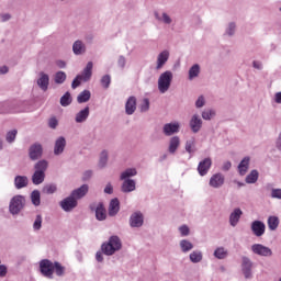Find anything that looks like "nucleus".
I'll return each instance as SVG.
<instances>
[{
  "label": "nucleus",
  "mask_w": 281,
  "mask_h": 281,
  "mask_svg": "<svg viewBox=\"0 0 281 281\" xmlns=\"http://www.w3.org/2000/svg\"><path fill=\"white\" fill-rule=\"evenodd\" d=\"M206 100L204 95H200L198 97V99L195 100V109H203V106H205L206 104Z\"/></svg>",
  "instance_id": "obj_48"
},
{
  "label": "nucleus",
  "mask_w": 281,
  "mask_h": 281,
  "mask_svg": "<svg viewBox=\"0 0 281 281\" xmlns=\"http://www.w3.org/2000/svg\"><path fill=\"white\" fill-rule=\"evenodd\" d=\"M35 82L41 91H47L49 89V74L40 71Z\"/></svg>",
  "instance_id": "obj_9"
},
{
  "label": "nucleus",
  "mask_w": 281,
  "mask_h": 281,
  "mask_svg": "<svg viewBox=\"0 0 281 281\" xmlns=\"http://www.w3.org/2000/svg\"><path fill=\"white\" fill-rule=\"evenodd\" d=\"M63 150H65V142H57L55 144L54 154L60 155V153H63Z\"/></svg>",
  "instance_id": "obj_50"
},
{
  "label": "nucleus",
  "mask_w": 281,
  "mask_h": 281,
  "mask_svg": "<svg viewBox=\"0 0 281 281\" xmlns=\"http://www.w3.org/2000/svg\"><path fill=\"white\" fill-rule=\"evenodd\" d=\"M225 183V177L221 173H215L210 179V186L211 188H221Z\"/></svg>",
  "instance_id": "obj_20"
},
{
  "label": "nucleus",
  "mask_w": 281,
  "mask_h": 281,
  "mask_svg": "<svg viewBox=\"0 0 281 281\" xmlns=\"http://www.w3.org/2000/svg\"><path fill=\"white\" fill-rule=\"evenodd\" d=\"M42 225H43V217H41V215H37L33 224V228L38 231L41 229Z\"/></svg>",
  "instance_id": "obj_54"
},
{
  "label": "nucleus",
  "mask_w": 281,
  "mask_h": 281,
  "mask_svg": "<svg viewBox=\"0 0 281 281\" xmlns=\"http://www.w3.org/2000/svg\"><path fill=\"white\" fill-rule=\"evenodd\" d=\"M31 201L33 205H36V206L41 205V192L37 190L33 191L31 194Z\"/></svg>",
  "instance_id": "obj_40"
},
{
  "label": "nucleus",
  "mask_w": 281,
  "mask_h": 281,
  "mask_svg": "<svg viewBox=\"0 0 281 281\" xmlns=\"http://www.w3.org/2000/svg\"><path fill=\"white\" fill-rule=\"evenodd\" d=\"M10 71V67L3 65L0 66V76H5V74H8Z\"/></svg>",
  "instance_id": "obj_62"
},
{
  "label": "nucleus",
  "mask_w": 281,
  "mask_h": 281,
  "mask_svg": "<svg viewBox=\"0 0 281 281\" xmlns=\"http://www.w3.org/2000/svg\"><path fill=\"white\" fill-rule=\"evenodd\" d=\"M32 181L34 186H41L45 181V173L43 171H35L32 176Z\"/></svg>",
  "instance_id": "obj_33"
},
{
  "label": "nucleus",
  "mask_w": 281,
  "mask_h": 281,
  "mask_svg": "<svg viewBox=\"0 0 281 281\" xmlns=\"http://www.w3.org/2000/svg\"><path fill=\"white\" fill-rule=\"evenodd\" d=\"M139 111L140 113H148V111H150V100L146 98L143 99L139 104Z\"/></svg>",
  "instance_id": "obj_38"
},
{
  "label": "nucleus",
  "mask_w": 281,
  "mask_h": 281,
  "mask_svg": "<svg viewBox=\"0 0 281 281\" xmlns=\"http://www.w3.org/2000/svg\"><path fill=\"white\" fill-rule=\"evenodd\" d=\"M120 249H122V239L115 235L111 236L109 241L103 243L101 246V251L105 256H113V254H115V251H120Z\"/></svg>",
  "instance_id": "obj_3"
},
{
  "label": "nucleus",
  "mask_w": 281,
  "mask_h": 281,
  "mask_svg": "<svg viewBox=\"0 0 281 281\" xmlns=\"http://www.w3.org/2000/svg\"><path fill=\"white\" fill-rule=\"evenodd\" d=\"M201 76V65L194 64L188 70V80H196Z\"/></svg>",
  "instance_id": "obj_19"
},
{
  "label": "nucleus",
  "mask_w": 281,
  "mask_h": 281,
  "mask_svg": "<svg viewBox=\"0 0 281 281\" xmlns=\"http://www.w3.org/2000/svg\"><path fill=\"white\" fill-rule=\"evenodd\" d=\"M136 175H137V169L130 168L121 173V179H131V177H135Z\"/></svg>",
  "instance_id": "obj_39"
},
{
  "label": "nucleus",
  "mask_w": 281,
  "mask_h": 281,
  "mask_svg": "<svg viewBox=\"0 0 281 281\" xmlns=\"http://www.w3.org/2000/svg\"><path fill=\"white\" fill-rule=\"evenodd\" d=\"M252 67H254V69H258V71H262V61H260V60H254L252 61Z\"/></svg>",
  "instance_id": "obj_59"
},
{
  "label": "nucleus",
  "mask_w": 281,
  "mask_h": 281,
  "mask_svg": "<svg viewBox=\"0 0 281 281\" xmlns=\"http://www.w3.org/2000/svg\"><path fill=\"white\" fill-rule=\"evenodd\" d=\"M215 258H218V260H223L224 258H227V250L225 248L220 247L214 251Z\"/></svg>",
  "instance_id": "obj_41"
},
{
  "label": "nucleus",
  "mask_w": 281,
  "mask_h": 281,
  "mask_svg": "<svg viewBox=\"0 0 281 281\" xmlns=\"http://www.w3.org/2000/svg\"><path fill=\"white\" fill-rule=\"evenodd\" d=\"M72 54L75 56H85L87 54V44L82 40H76L72 43Z\"/></svg>",
  "instance_id": "obj_12"
},
{
  "label": "nucleus",
  "mask_w": 281,
  "mask_h": 281,
  "mask_svg": "<svg viewBox=\"0 0 281 281\" xmlns=\"http://www.w3.org/2000/svg\"><path fill=\"white\" fill-rule=\"evenodd\" d=\"M104 192L105 194H113V186L111 183L106 184Z\"/></svg>",
  "instance_id": "obj_64"
},
{
  "label": "nucleus",
  "mask_w": 281,
  "mask_h": 281,
  "mask_svg": "<svg viewBox=\"0 0 281 281\" xmlns=\"http://www.w3.org/2000/svg\"><path fill=\"white\" fill-rule=\"evenodd\" d=\"M60 205L63 207V210L65 212H71V210H74V207H77L78 205V201L76 200V198H72L71 195L64 199L61 202H60Z\"/></svg>",
  "instance_id": "obj_14"
},
{
  "label": "nucleus",
  "mask_w": 281,
  "mask_h": 281,
  "mask_svg": "<svg viewBox=\"0 0 281 281\" xmlns=\"http://www.w3.org/2000/svg\"><path fill=\"white\" fill-rule=\"evenodd\" d=\"M109 159V154L106 151H102L99 160V166L104 168L106 166V161Z\"/></svg>",
  "instance_id": "obj_49"
},
{
  "label": "nucleus",
  "mask_w": 281,
  "mask_h": 281,
  "mask_svg": "<svg viewBox=\"0 0 281 281\" xmlns=\"http://www.w3.org/2000/svg\"><path fill=\"white\" fill-rule=\"evenodd\" d=\"M135 111H137V98L132 95L125 101V113L127 115H134Z\"/></svg>",
  "instance_id": "obj_13"
},
{
  "label": "nucleus",
  "mask_w": 281,
  "mask_h": 281,
  "mask_svg": "<svg viewBox=\"0 0 281 281\" xmlns=\"http://www.w3.org/2000/svg\"><path fill=\"white\" fill-rule=\"evenodd\" d=\"M40 271L44 278H54V262L49 259H43L40 261Z\"/></svg>",
  "instance_id": "obj_6"
},
{
  "label": "nucleus",
  "mask_w": 281,
  "mask_h": 281,
  "mask_svg": "<svg viewBox=\"0 0 281 281\" xmlns=\"http://www.w3.org/2000/svg\"><path fill=\"white\" fill-rule=\"evenodd\" d=\"M189 128L192 133H199L203 128V119L198 113L191 115L189 120Z\"/></svg>",
  "instance_id": "obj_8"
},
{
  "label": "nucleus",
  "mask_w": 281,
  "mask_h": 281,
  "mask_svg": "<svg viewBox=\"0 0 281 281\" xmlns=\"http://www.w3.org/2000/svg\"><path fill=\"white\" fill-rule=\"evenodd\" d=\"M155 16L158 21H160V23H164V25H172V23L175 22L172 15H170V13L166 11H162L160 14L156 13Z\"/></svg>",
  "instance_id": "obj_18"
},
{
  "label": "nucleus",
  "mask_w": 281,
  "mask_h": 281,
  "mask_svg": "<svg viewBox=\"0 0 281 281\" xmlns=\"http://www.w3.org/2000/svg\"><path fill=\"white\" fill-rule=\"evenodd\" d=\"M48 162L47 160H40L35 165V171L43 172L45 175V171L47 170Z\"/></svg>",
  "instance_id": "obj_37"
},
{
  "label": "nucleus",
  "mask_w": 281,
  "mask_h": 281,
  "mask_svg": "<svg viewBox=\"0 0 281 281\" xmlns=\"http://www.w3.org/2000/svg\"><path fill=\"white\" fill-rule=\"evenodd\" d=\"M251 251L257 256H263V257L273 256V251H271V248L263 246L261 244H254L251 246Z\"/></svg>",
  "instance_id": "obj_11"
},
{
  "label": "nucleus",
  "mask_w": 281,
  "mask_h": 281,
  "mask_svg": "<svg viewBox=\"0 0 281 281\" xmlns=\"http://www.w3.org/2000/svg\"><path fill=\"white\" fill-rule=\"evenodd\" d=\"M272 198L273 199H281V189H274L272 190Z\"/></svg>",
  "instance_id": "obj_61"
},
{
  "label": "nucleus",
  "mask_w": 281,
  "mask_h": 281,
  "mask_svg": "<svg viewBox=\"0 0 281 281\" xmlns=\"http://www.w3.org/2000/svg\"><path fill=\"white\" fill-rule=\"evenodd\" d=\"M108 212L109 216L117 215V212H120V200H117L116 198L112 199Z\"/></svg>",
  "instance_id": "obj_25"
},
{
  "label": "nucleus",
  "mask_w": 281,
  "mask_h": 281,
  "mask_svg": "<svg viewBox=\"0 0 281 281\" xmlns=\"http://www.w3.org/2000/svg\"><path fill=\"white\" fill-rule=\"evenodd\" d=\"M241 216L243 211L240 209H235L234 212L231 213L229 224L232 225V227H236V225H238Z\"/></svg>",
  "instance_id": "obj_24"
},
{
  "label": "nucleus",
  "mask_w": 281,
  "mask_h": 281,
  "mask_svg": "<svg viewBox=\"0 0 281 281\" xmlns=\"http://www.w3.org/2000/svg\"><path fill=\"white\" fill-rule=\"evenodd\" d=\"M265 223L260 221H255L251 223V232L255 236L260 237L265 235Z\"/></svg>",
  "instance_id": "obj_16"
},
{
  "label": "nucleus",
  "mask_w": 281,
  "mask_h": 281,
  "mask_svg": "<svg viewBox=\"0 0 281 281\" xmlns=\"http://www.w3.org/2000/svg\"><path fill=\"white\" fill-rule=\"evenodd\" d=\"M43 191L45 192V194H54V192H56V186L47 184L44 187Z\"/></svg>",
  "instance_id": "obj_53"
},
{
  "label": "nucleus",
  "mask_w": 281,
  "mask_h": 281,
  "mask_svg": "<svg viewBox=\"0 0 281 281\" xmlns=\"http://www.w3.org/2000/svg\"><path fill=\"white\" fill-rule=\"evenodd\" d=\"M95 216L98 221H104L106 218V210L103 203H99L95 210Z\"/></svg>",
  "instance_id": "obj_31"
},
{
  "label": "nucleus",
  "mask_w": 281,
  "mask_h": 281,
  "mask_svg": "<svg viewBox=\"0 0 281 281\" xmlns=\"http://www.w3.org/2000/svg\"><path fill=\"white\" fill-rule=\"evenodd\" d=\"M101 87H103V89H109V87H111V75H104L101 78Z\"/></svg>",
  "instance_id": "obj_46"
},
{
  "label": "nucleus",
  "mask_w": 281,
  "mask_h": 281,
  "mask_svg": "<svg viewBox=\"0 0 281 281\" xmlns=\"http://www.w3.org/2000/svg\"><path fill=\"white\" fill-rule=\"evenodd\" d=\"M172 80H175V75L170 70H166L158 76L157 89L159 93H168L170 87H172Z\"/></svg>",
  "instance_id": "obj_1"
},
{
  "label": "nucleus",
  "mask_w": 281,
  "mask_h": 281,
  "mask_svg": "<svg viewBox=\"0 0 281 281\" xmlns=\"http://www.w3.org/2000/svg\"><path fill=\"white\" fill-rule=\"evenodd\" d=\"M258 181V170H252L247 177H246V183H256Z\"/></svg>",
  "instance_id": "obj_42"
},
{
  "label": "nucleus",
  "mask_w": 281,
  "mask_h": 281,
  "mask_svg": "<svg viewBox=\"0 0 281 281\" xmlns=\"http://www.w3.org/2000/svg\"><path fill=\"white\" fill-rule=\"evenodd\" d=\"M180 247H181L182 251L186 252V251H190L194 246L189 240L182 239L180 241Z\"/></svg>",
  "instance_id": "obj_45"
},
{
  "label": "nucleus",
  "mask_w": 281,
  "mask_h": 281,
  "mask_svg": "<svg viewBox=\"0 0 281 281\" xmlns=\"http://www.w3.org/2000/svg\"><path fill=\"white\" fill-rule=\"evenodd\" d=\"M60 104H61V106H69V104H71V94L69 92H66L60 98Z\"/></svg>",
  "instance_id": "obj_43"
},
{
  "label": "nucleus",
  "mask_w": 281,
  "mask_h": 281,
  "mask_svg": "<svg viewBox=\"0 0 281 281\" xmlns=\"http://www.w3.org/2000/svg\"><path fill=\"white\" fill-rule=\"evenodd\" d=\"M93 77V61H88L82 71L72 80L71 88L78 89L82 82H89Z\"/></svg>",
  "instance_id": "obj_2"
},
{
  "label": "nucleus",
  "mask_w": 281,
  "mask_h": 281,
  "mask_svg": "<svg viewBox=\"0 0 281 281\" xmlns=\"http://www.w3.org/2000/svg\"><path fill=\"white\" fill-rule=\"evenodd\" d=\"M58 124H59V121L58 119H56V116H52L49 120H48V126L55 131V128H58Z\"/></svg>",
  "instance_id": "obj_52"
},
{
  "label": "nucleus",
  "mask_w": 281,
  "mask_h": 281,
  "mask_svg": "<svg viewBox=\"0 0 281 281\" xmlns=\"http://www.w3.org/2000/svg\"><path fill=\"white\" fill-rule=\"evenodd\" d=\"M186 150H187V153H195L196 147L194 146V143H187Z\"/></svg>",
  "instance_id": "obj_57"
},
{
  "label": "nucleus",
  "mask_w": 281,
  "mask_h": 281,
  "mask_svg": "<svg viewBox=\"0 0 281 281\" xmlns=\"http://www.w3.org/2000/svg\"><path fill=\"white\" fill-rule=\"evenodd\" d=\"M273 102H276V104H281V92H277L273 95Z\"/></svg>",
  "instance_id": "obj_63"
},
{
  "label": "nucleus",
  "mask_w": 281,
  "mask_h": 281,
  "mask_svg": "<svg viewBox=\"0 0 281 281\" xmlns=\"http://www.w3.org/2000/svg\"><path fill=\"white\" fill-rule=\"evenodd\" d=\"M65 80H67V74L65 71L59 70L54 75L55 85H64Z\"/></svg>",
  "instance_id": "obj_35"
},
{
  "label": "nucleus",
  "mask_w": 281,
  "mask_h": 281,
  "mask_svg": "<svg viewBox=\"0 0 281 281\" xmlns=\"http://www.w3.org/2000/svg\"><path fill=\"white\" fill-rule=\"evenodd\" d=\"M168 60H170V50L164 49L158 53L156 56L155 70L161 71V69L168 64Z\"/></svg>",
  "instance_id": "obj_5"
},
{
  "label": "nucleus",
  "mask_w": 281,
  "mask_h": 281,
  "mask_svg": "<svg viewBox=\"0 0 281 281\" xmlns=\"http://www.w3.org/2000/svg\"><path fill=\"white\" fill-rule=\"evenodd\" d=\"M116 65L119 69H124L126 67V56L120 55L117 57Z\"/></svg>",
  "instance_id": "obj_51"
},
{
  "label": "nucleus",
  "mask_w": 281,
  "mask_h": 281,
  "mask_svg": "<svg viewBox=\"0 0 281 281\" xmlns=\"http://www.w3.org/2000/svg\"><path fill=\"white\" fill-rule=\"evenodd\" d=\"M87 192H89V186L83 184L80 188L74 190L71 192V196L75 198V200L82 199V196L87 195Z\"/></svg>",
  "instance_id": "obj_23"
},
{
  "label": "nucleus",
  "mask_w": 281,
  "mask_h": 281,
  "mask_svg": "<svg viewBox=\"0 0 281 281\" xmlns=\"http://www.w3.org/2000/svg\"><path fill=\"white\" fill-rule=\"evenodd\" d=\"M123 184L121 187L122 192H134L135 190V180L133 179H121Z\"/></svg>",
  "instance_id": "obj_26"
},
{
  "label": "nucleus",
  "mask_w": 281,
  "mask_h": 281,
  "mask_svg": "<svg viewBox=\"0 0 281 281\" xmlns=\"http://www.w3.org/2000/svg\"><path fill=\"white\" fill-rule=\"evenodd\" d=\"M131 227H142L144 225V215L142 212H136L132 214L130 218Z\"/></svg>",
  "instance_id": "obj_17"
},
{
  "label": "nucleus",
  "mask_w": 281,
  "mask_h": 281,
  "mask_svg": "<svg viewBox=\"0 0 281 281\" xmlns=\"http://www.w3.org/2000/svg\"><path fill=\"white\" fill-rule=\"evenodd\" d=\"M66 268L60 262L55 261L53 266V273H56L59 278L65 276Z\"/></svg>",
  "instance_id": "obj_36"
},
{
  "label": "nucleus",
  "mask_w": 281,
  "mask_h": 281,
  "mask_svg": "<svg viewBox=\"0 0 281 281\" xmlns=\"http://www.w3.org/2000/svg\"><path fill=\"white\" fill-rule=\"evenodd\" d=\"M89 119V106H86L83 110H80L76 116H75V122L77 124H82L85 123L86 120Z\"/></svg>",
  "instance_id": "obj_21"
},
{
  "label": "nucleus",
  "mask_w": 281,
  "mask_h": 281,
  "mask_svg": "<svg viewBox=\"0 0 281 281\" xmlns=\"http://www.w3.org/2000/svg\"><path fill=\"white\" fill-rule=\"evenodd\" d=\"M91 100V91L83 90L79 95L77 97V102L79 104H85V102H89Z\"/></svg>",
  "instance_id": "obj_32"
},
{
  "label": "nucleus",
  "mask_w": 281,
  "mask_h": 281,
  "mask_svg": "<svg viewBox=\"0 0 281 281\" xmlns=\"http://www.w3.org/2000/svg\"><path fill=\"white\" fill-rule=\"evenodd\" d=\"M19 134V131L16 130H10L7 135H5V139L7 142H14V139H16V135Z\"/></svg>",
  "instance_id": "obj_47"
},
{
  "label": "nucleus",
  "mask_w": 281,
  "mask_h": 281,
  "mask_svg": "<svg viewBox=\"0 0 281 281\" xmlns=\"http://www.w3.org/2000/svg\"><path fill=\"white\" fill-rule=\"evenodd\" d=\"M181 132V122L171 121L162 125V134L166 137H172V135H178Z\"/></svg>",
  "instance_id": "obj_4"
},
{
  "label": "nucleus",
  "mask_w": 281,
  "mask_h": 281,
  "mask_svg": "<svg viewBox=\"0 0 281 281\" xmlns=\"http://www.w3.org/2000/svg\"><path fill=\"white\" fill-rule=\"evenodd\" d=\"M177 148H179V142H171L169 145V153L173 155V153H177Z\"/></svg>",
  "instance_id": "obj_55"
},
{
  "label": "nucleus",
  "mask_w": 281,
  "mask_h": 281,
  "mask_svg": "<svg viewBox=\"0 0 281 281\" xmlns=\"http://www.w3.org/2000/svg\"><path fill=\"white\" fill-rule=\"evenodd\" d=\"M241 269L245 278H251V260L249 258H243Z\"/></svg>",
  "instance_id": "obj_27"
},
{
  "label": "nucleus",
  "mask_w": 281,
  "mask_h": 281,
  "mask_svg": "<svg viewBox=\"0 0 281 281\" xmlns=\"http://www.w3.org/2000/svg\"><path fill=\"white\" fill-rule=\"evenodd\" d=\"M279 225H280V218H278V216H270L268 218V227L271 232H276Z\"/></svg>",
  "instance_id": "obj_34"
},
{
  "label": "nucleus",
  "mask_w": 281,
  "mask_h": 281,
  "mask_svg": "<svg viewBox=\"0 0 281 281\" xmlns=\"http://www.w3.org/2000/svg\"><path fill=\"white\" fill-rule=\"evenodd\" d=\"M14 186L16 190H21L23 188H27V177L25 176H16L14 178Z\"/></svg>",
  "instance_id": "obj_29"
},
{
  "label": "nucleus",
  "mask_w": 281,
  "mask_h": 281,
  "mask_svg": "<svg viewBox=\"0 0 281 281\" xmlns=\"http://www.w3.org/2000/svg\"><path fill=\"white\" fill-rule=\"evenodd\" d=\"M8 276V268L4 265L0 266V278H5Z\"/></svg>",
  "instance_id": "obj_60"
},
{
  "label": "nucleus",
  "mask_w": 281,
  "mask_h": 281,
  "mask_svg": "<svg viewBox=\"0 0 281 281\" xmlns=\"http://www.w3.org/2000/svg\"><path fill=\"white\" fill-rule=\"evenodd\" d=\"M29 157L32 161L43 157V146L38 143L33 144L29 149Z\"/></svg>",
  "instance_id": "obj_10"
},
{
  "label": "nucleus",
  "mask_w": 281,
  "mask_h": 281,
  "mask_svg": "<svg viewBox=\"0 0 281 281\" xmlns=\"http://www.w3.org/2000/svg\"><path fill=\"white\" fill-rule=\"evenodd\" d=\"M249 161H250L249 157H245L240 161V164L238 166V171H239V175H241V177L247 175V170H249Z\"/></svg>",
  "instance_id": "obj_30"
},
{
  "label": "nucleus",
  "mask_w": 281,
  "mask_h": 281,
  "mask_svg": "<svg viewBox=\"0 0 281 281\" xmlns=\"http://www.w3.org/2000/svg\"><path fill=\"white\" fill-rule=\"evenodd\" d=\"M210 168H212V159L205 158L204 160L200 161L198 172L201 177H205V175L210 172Z\"/></svg>",
  "instance_id": "obj_15"
},
{
  "label": "nucleus",
  "mask_w": 281,
  "mask_h": 281,
  "mask_svg": "<svg viewBox=\"0 0 281 281\" xmlns=\"http://www.w3.org/2000/svg\"><path fill=\"white\" fill-rule=\"evenodd\" d=\"M179 232L181 236H188L190 234V228L187 225L180 226Z\"/></svg>",
  "instance_id": "obj_56"
},
{
  "label": "nucleus",
  "mask_w": 281,
  "mask_h": 281,
  "mask_svg": "<svg viewBox=\"0 0 281 281\" xmlns=\"http://www.w3.org/2000/svg\"><path fill=\"white\" fill-rule=\"evenodd\" d=\"M237 27H238V25L236 24V22H234V21L228 22L225 26L224 35L227 36L228 38L236 36Z\"/></svg>",
  "instance_id": "obj_22"
},
{
  "label": "nucleus",
  "mask_w": 281,
  "mask_h": 281,
  "mask_svg": "<svg viewBox=\"0 0 281 281\" xmlns=\"http://www.w3.org/2000/svg\"><path fill=\"white\" fill-rule=\"evenodd\" d=\"M23 205H25V198L23 195H15L10 202L9 211L12 214H19L23 210Z\"/></svg>",
  "instance_id": "obj_7"
},
{
  "label": "nucleus",
  "mask_w": 281,
  "mask_h": 281,
  "mask_svg": "<svg viewBox=\"0 0 281 281\" xmlns=\"http://www.w3.org/2000/svg\"><path fill=\"white\" fill-rule=\"evenodd\" d=\"M56 67H58V69H66L67 68V61L59 59L56 60L55 63Z\"/></svg>",
  "instance_id": "obj_58"
},
{
  "label": "nucleus",
  "mask_w": 281,
  "mask_h": 281,
  "mask_svg": "<svg viewBox=\"0 0 281 281\" xmlns=\"http://www.w3.org/2000/svg\"><path fill=\"white\" fill-rule=\"evenodd\" d=\"M202 120L210 122L211 120H214L216 117V110L212 108L204 109L201 112Z\"/></svg>",
  "instance_id": "obj_28"
},
{
  "label": "nucleus",
  "mask_w": 281,
  "mask_h": 281,
  "mask_svg": "<svg viewBox=\"0 0 281 281\" xmlns=\"http://www.w3.org/2000/svg\"><path fill=\"white\" fill-rule=\"evenodd\" d=\"M191 262H201L203 260V254L201 251H193L190 254Z\"/></svg>",
  "instance_id": "obj_44"
}]
</instances>
